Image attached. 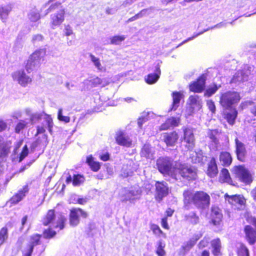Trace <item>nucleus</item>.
I'll return each instance as SVG.
<instances>
[{
	"label": "nucleus",
	"instance_id": "1",
	"mask_svg": "<svg viewBox=\"0 0 256 256\" xmlns=\"http://www.w3.org/2000/svg\"><path fill=\"white\" fill-rule=\"evenodd\" d=\"M184 208L186 210L194 205L196 208L204 210L210 205V198L209 194L202 190L194 192L186 189L183 192Z\"/></svg>",
	"mask_w": 256,
	"mask_h": 256
},
{
	"label": "nucleus",
	"instance_id": "2",
	"mask_svg": "<svg viewBox=\"0 0 256 256\" xmlns=\"http://www.w3.org/2000/svg\"><path fill=\"white\" fill-rule=\"evenodd\" d=\"M54 12L50 16V26L52 28L54 29L60 26L64 21L66 16L65 8L62 6V3L56 2L52 4L46 10V14Z\"/></svg>",
	"mask_w": 256,
	"mask_h": 256
},
{
	"label": "nucleus",
	"instance_id": "3",
	"mask_svg": "<svg viewBox=\"0 0 256 256\" xmlns=\"http://www.w3.org/2000/svg\"><path fill=\"white\" fill-rule=\"evenodd\" d=\"M176 164H173V160L168 156H160L156 161V166L158 172L164 176H170L176 180Z\"/></svg>",
	"mask_w": 256,
	"mask_h": 256
},
{
	"label": "nucleus",
	"instance_id": "4",
	"mask_svg": "<svg viewBox=\"0 0 256 256\" xmlns=\"http://www.w3.org/2000/svg\"><path fill=\"white\" fill-rule=\"evenodd\" d=\"M240 92L228 90L222 93L220 96L219 103L224 109L232 108V106L238 104L240 100Z\"/></svg>",
	"mask_w": 256,
	"mask_h": 256
},
{
	"label": "nucleus",
	"instance_id": "5",
	"mask_svg": "<svg viewBox=\"0 0 256 256\" xmlns=\"http://www.w3.org/2000/svg\"><path fill=\"white\" fill-rule=\"evenodd\" d=\"M175 169L176 172V180L178 175L188 181L194 180L197 178L196 169L193 166L186 164L178 163L176 166Z\"/></svg>",
	"mask_w": 256,
	"mask_h": 256
},
{
	"label": "nucleus",
	"instance_id": "6",
	"mask_svg": "<svg viewBox=\"0 0 256 256\" xmlns=\"http://www.w3.org/2000/svg\"><path fill=\"white\" fill-rule=\"evenodd\" d=\"M225 200L236 211H242L246 210V199L242 194L224 195Z\"/></svg>",
	"mask_w": 256,
	"mask_h": 256
},
{
	"label": "nucleus",
	"instance_id": "7",
	"mask_svg": "<svg viewBox=\"0 0 256 256\" xmlns=\"http://www.w3.org/2000/svg\"><path fill=\"white\" fill-rule=\"evenodd\" d=\"M232 172L235 178L246 184H250L253 181L252 174L244 165L234 166Z\"/></svg>",
	"mask_w": 256,
	"mask_h": 256
},
{
	"label": "nucleus",
	"instance_id": "8",
	"mask_svg": "<svg viewBox=\"0 0 256 256\" xmlns=\"http://www.w3.org/2000/svg\"><path fill=\"white\" fill-rule=\"evenodd\" d=\"M88 213L80 208H72L70 210L68 223L71 227L77 226L80 223V218H86Z\"/></svg>",
	"mask_w": 256,
	"mask_h": 256
},
{
	"label": "nucleus",
	"instance_id": "9",
	"mask_svg": "<svg viewBox=\"0 0 256 256\" xmlns=\"http://www.w3.org/2000/svg\"><path fill=\"white\" fill-rule=\"evenodd\" d=\"M42 235L38 234H34L29 238V242L26 246L22 250V256H32L34 247L41 243Z\"/></svg>",
	"mask_w": 256,
	"mask_h": 256
},
{
	"label": "nucleus",
	"instance_id": "10",
	"mask_svg": "<svg viewBox=\"0 0 256 256\" xmlns=\"http://www.w3.org/2000/svg\"><path fill=\"white\" fill-rule=\"evenodd\" d=\"M154 186V198L158 202H160L164 198L168 195V187L167 184L164 181H156Z\"/></svg>",
	"mask_w": 256,
	"mask_h": 256
},
{
	"label": "nucleus",
	"instance_id": "11",
	"mask_svg": "<svg viewBox=\"0 0 256 256\" xmlns=\"http://www.w3.org/2000/svg\"><path fill=\"white\" fill-rule=\"evenodd\" d=\"M206 75L202 74L200 75L196 80L191 82L189 86V90L194 93H200L202 92L206 87Z\"/></svg>",
	"mask_w": 256,
	"mask_h": 256
},
{
	"label": "nucleus",
	"instance_id": "12",
	"mask_svg": "<svg viewBox=\"0 0 256 256\" xmlns=\"http://www.w3.org/2000/svg\"><path fill=\"white\" fill-rule=\"evenodd\" d=\"M29 186L28 184L24 186L16 192L8 200V202L10 206H14L22 200L28 193Z\"/></svg>",
	"mask_w": 256,
	"mask_h": 256
},
{
	"label": "nucleus",
	"instance_id": "13",
	"mask_svg": "<svg viewBox=\"0 0 256 256\" xmlns=\"http://www.w3.org/2000/svg\"><path fill=\"white\" fill-rule=\"evenodd\" d=\"M14 80H16L22 86L26 87L31 84L32 79L27 76L24 70H18L12 74Z\"/></svg>",
	"mask_w": 256,
	"mask_h": 256
},
{
	"label": "nucleus",
	"instance_id": "14",
	"mask_svg": "<svg viewBox=\"0 0 256 256\" xmlns=\"http://www.w3.org/2000/svg\"><path fill=\"white\" fill-rule=\"evenodd\" d=\"M234 142L235 153L237 159L242 162H244L247 158V151L245 144L238 138L234 139Z\"/></svg>",
	"mask_w": 256,
	"mask_h": 256
},
{
	"label": "nucleus",
	"instance_id": "15",
	"mask_svg": "<svg viewBox=\"0 0 256 256\" xmlns=\"http://www.w3.org/2000/svg\"><path fill=\"white\" fill-rule=\"evenodd\" d=\"M222 210L218 206H212L210 223L214 226H218L222 224Z\"/></svg>",
	"mask_w": 256,
	"mask_h": 256
},
{
	"label": "nucleus",
	"instance_id": "16",
	"mask_svg": "<svg viewBox=\"0 0 256 256\" xmlns=\"http://www.w3.org/2000/svg\"><path fill=\"white\" fill-rule=\"evenodd\" d=\"M163 142L168 147L174 146L179 138V135L176 130L164 132L162 134Z\"/></svg>",
	"mask_w": 256,
	"mask_h": 256
},
{
	"label": "nucleus",
	"instance_id": "17",
	"mask_svg": "<svg viewBox=\"0 0 256 256\" xmlns=\"http://www.w3.org/2000/svg\"><path fill=\"white\" fill-rule=\"evenodd\" d=\"M238 115V112L236 108L234 107L224 109L222 113V118L230 126H233L235 124Z\"/></svg>",
	"mask_w": 256,
	"mask_h": 256
},
{
	"label": "nucleus",
	"instance_id": "18",
	"mask_svg": "<svg viewBox=\"0 0 256 256\" xmlns=\"http://www.w3.org/2000/svg\"><path fill=\"white\" fill-rule=\"evenodd\" d=\"M115 140L116 144L121 146L130 148L132 145V140L122 130H119L116 132Z\"/></svg>",
	"mask_w": 256,
	"mask_h": 256
},
{
	"label": "nucleus",
	"instance_id": "19",
	"mask_svg": "<svg viewBox=\"0 0 256 256\" xmlns=\"http://www.w3.org/2000/svg\"><path fill=\"white\" fill-rule=\"evenodd\" d=\"M244 239L249 245L252 246L256 243V231L250 225H246L244 228Z\"/></svg>",
	"mask_w": 256,
	"mask_h": 256
},
{
	"label": "nucleus",
	"instance_id": "20",
	"mask_svg": "<svg viewBox=\"0 0 256 256\" xmlns=\"http://www.w3.org/2000/svg\"><path fill=\"white\" fill-rule=\"evenodd\" d=\"M184 140L186 142L185 146L188 150H192L195 144L194 136L192 130L188 128L184 130Z\"/></svg>",
	"mask_w": 256,
	"mask_h": 256
},
{
	"label": "nucleus",
	"instance_id": "21",
	"mask_svg": "<svg viewBox=\"0 0 256 256\" xmlns=\"http://www.w3.org/2000/svg\"><path fill=\"white\" fill-rule=\"evenodd\" d=\"M212 253L213 256H222V242L219 238H216L210 241Z\"/></svg>",
	"mask_w": 256,
	"mask_h": 256
},
{
	"label": "nucleus",
	"instance_id": "22",
	"mask_svg": "<svg viewBox=\"0 0 256 256\" xmlns=\"http://www.w3.org/2000/svg\"><path fill=\"white\" fill-rule=\"evenodd\" d=\"M56 218V211L54 209L48 210L46 214L43 216L41 222L44 226H46L52 224Z\"/></svg>",
	"mask_w": 256,
	"mask_h": 256
},
{
	"label": "nucleus",
	"instance_id": "23",
	"mask_svg": "<svg viewBox=\"0 0 256 256\" xmlns=\"http://www.w3.org/2000/svg\"><path fill=\"white\" fill-rule=\"evenodd\" d=\"M85 181V178L84 175L80 174H74L72 177L70 174L66 178V182L69 184L72 182L74 186H80Z\"/></svg>",
	"mask_w": 256,
	"mask_h": 256
},
{
	"label": "nucleus",
	"instance_id": "24",
	"mask_svg": "<svg viewBox=\"0 0 256 256\" xmlns=\"http://www.w3.org/2000/svg\"><path fill=\"white\" fill-rule=\"evenodd\" d=\"M184 220L190 225L195 226L200 223V218L196 212L192 211L184 216Z\"/></svg>",
	"mask_w": 256,
	"mask_h": 256
},
{
	"label": "nucleus",
	"instance_id": "25",
	"mask_svg": "<svg viewBox=\"0 0 256 256\" xmlns=\"http://www.w3.org/2000/svg\"><path fill=\"white\" fill-rule=\"evenodd\" d=\"M219 160L224 166H229L232 163V158L230 152L222 151L219 154Z\"/></svg>",
	"mask_w": 256,
	"mask_h": 256
},
{
	"label": "nucleus",
	"instance_id": "26",
	"mask_svg": "<svg viewBox=\"0 0 256 256\" xmlns=\"http://www.w3.org/2000/svg\"><path fill=\"white\" fill-rule=\"evenodd\" d=\"M218 174V169L216 160L214 158L210 159L208 165L206 174L210 178H214Z\"/></svg>",
	"mask_w": 256,
	"mask_h": 256
},
{
	"label": "nucleus",
	"instance_id": "27",
	"mask_svg": "<svg viewBox=\"0 0 256 256\" xmlns=\"http://www.w3.org/2000/svg\"><path fill=\"white\" fill-rule=\"evenodd\" d=\"M161 71L160 66L158 64L156 66V68L154 74H150L147 76L146 78V82L148 84H153L156 82L160 78Z\"/></svg>",
	"mask_w": 256,
	"mask_h": 256
},
{
	"label": "nucleus",
	"instance_id": "28",
	"mask_svg": "<svg viewBox=\"0 0 256 256\" xmlns=\"http://www.w3.org/2000/svg\"><path fill=\"white\" fill-rule=\"evenodd\" d=\"M218 180L221 183H228L232 184V180L228 170L222 168L220 172Z\"/></svg>",
	"mask_w": 256,
	"mask_h": 256
},
{
	"label": "nucleus",
	"instance_id": "29",
	"mask_svg": "<svg viewBox=\"0 0 256 256\" xmlns=\"http://www.w3.org/2000/svg\"><path fill=\"white\" fill-rule=\"evenodd\" d=\"M250 106V113L256 116V104L252 100H246L241 102L240 107L242 109H244Z\"/></svg>",
	"mask_w": 256,
	"mask_h": 256
},
{
	"label": "nucleus",
	"instance_id": "30",
	"mask_svg": "<svg viewBox=\"0 0 256 256\" xmlns=\"http://www.w3.org/2000/svg\"><path fill=\"white\" fill-rule=\"evenodd\" d=\"M141 157H144L146 158H150L153 156V153L151 150L150 144H145L143 145L140 152Z\"/></svg>",
	"mask_w": 256,
	"mask_h": 256
},
{
	"label": "nucleus",
	"instance_id": "31",
	"mask_svg": "<svg viewBox=\"0 0 256 256\" xmlns=\"http://www.w3.org/2000/svg\"><path fill=\"white\" fill-rule=\"evenodd\" d=\"M182 96V94L180 92H172V102L171 110H176L178 108Z\"/></svg>",
	"mask_w": 256,
	"mask_h": 256
},
{
	"label": "nucleus",
	"instance_id": "32",
	"mask_svg": "<svg viewBox=\"0 0 256 256\" xmlns=\"http://www.w3.org/2000/svg\"><path fill=\"white\" fill-rule=\"evenodd\" d=\"M237 256H250V250L246 245L240 242L236 249Z\"/></svg>",
	"mask_w": 256,
	"mask_h": 256
},
{
	"label": "nucleus",
	"instance_id": "33",
	"mask_svg": "<svg viewBox=\"0 0 256 256\" xmlns=\"http://www.w3.org/2000/svg\"><path fill=\"white\" fill-rule=\"evenodd\" d=\"M86 162L91 170L94 172H98L100 168V163L98 162L94 161L92 156H88Z\"/></svg>",
	"mask_w": 256,
	"mask_h": 256
},
{
	"label": "nucleus",
	"instance_id": "34",
	"mask_svg": "<svg viewBox=\"0 0 256 256\" xmlns=\"http://www.w3.org/2000/svg\"><path fill=\"white\" fill-rule=\"evenodd\" d=\"M198 238H192L186 242L182 246V250L185 254L190 251L196 244Z\"/></svg>",
	"mask_w": 256,
	"mask_h": 256
},
{
	"label": "nucleus",
	"instance_id": "35",
	"mask_svg": "<svg viewBox=\"0 0 256 256\" xmlns=\"http://www.w3.org/2000/svg\"><path fill=\"white\" fill-rule=\"evenodd\" d=\"M166 244L162 240L158 241L155 252L158 256H166V251L164 250Z\"/></svg>",
	"mask_w": 256,
	"mask_h": 256
},
{
	"label": "nucleus",
	"instance_id": "36",
	"mask_svg": "<svg viewBox=\"0 0 256 256\" xmlns=\"http://www.w3.org/2000/svg\"><path fill=\"white\" fill-rule=\"evenodd\" d=\"M220 86V85H217L215 83L212 84L206 90L204 96L208 98L211 96L218 91Z\"/></svg>",
	"mask_w": 256,
	"mask_h": 256
},
{
	"label": "nucleus",
	"instance_id": "37",
	"mask_svg": "<svg viewBox=\"0 0 256 256\" xmlns=\"http://www.w3.org/2000/svg\"><path fill=\"white\" fill-rule=\"evenodd\" d=\"M56 232L51 226H48L42 231V236L45 239L50 240L56 236Z\"/></svg>",
	"mask_w": 256,
	"mask_h": 256
},
{
	"label": "nucleus",
	"instance_id": "38",
	"mask_svg": "<svg viewBox=\"0 0 256 256\" xmlns=\"http://www.w3.org/2000/svg\"><path fill=\"white\" fill-rule=\"evenodd\" d=\"M10 146L6 142L0 143V158H5L10 152Z\"/></svg>",
	"mask_w": 256,
	"mask_h": 256
},
{
	"label": "nucleus",
	"instance_id": "39",
	"mask_svg": "<svg viewBox=\"0 0 256 256\" xmlns=\"http://www.w3.org/2000/svg\"><path fill=\"white\" fill-rule=\"evenodd\" d=\"M140 192H138V190L136 192L133 190H128L125 194L123 196L124 198L122 199V202H126L127 201H130L132 200H135V198H134L138 194H140Z\"/></svg>",
	"mask_w": 256,
	"mask_h": 256
},
{
	"label": "nucleus",
	"instance_id": "40",
	"mask_svg": "<svg viewBox=\"0 0 256 256\" xmlns=\"http://www.w3.org/2000/svg\"><path fill=\"white\" fill-rule=\"evenodd\" d=\"M44 120L46 123V125L48 128V130L50 134H52L53 130L52 128L54 126V122L52 118L50 115L46 114V113L44 114Z\"/></svg>",
	"mask_w": 256,
	"mask_h": 256
},
{
	"label": "nucleus",
	"instance_id": "41",
	"mask_svg": "<svg viewBox=\"0 0 256 256\" xmlns=\"http://www.w3.org/2000/svg\"><path fill=\"white\" fill-rule=\"evenodd\" d=\"M66 217L64 215H60L58 218L54 228H58L59 230H63L66 226Z\"/></svg>",
	"mask_w": 256,
	"mask_h": 256
},
{
	"label": "nucleus",
	"instance_id": "42",
	"mask_svg": "<svg viewBox=\"0 0 256 256\" xmlns=\"http://www.w3.org/2000/svg\"><path fill=\"white\" fill-rule=\"evenodd\" d=\"M10 8L6 6H0V19L4 22H6V19L10 12Z\"/></svg>",
	"mask_w": 256,
	"mask_h": 256
},
{
	"label": "nucleus",
	"instance_id": "43",
	"mask_svg": "<svg viewBox=\"0 0 256 256\" xmlns=\"http://www.w3.org/2000/svg\"><path fill=\"white\" fill-rule=\"evenodd\" d=\"M150 228L152 230V233L156 236H162L164 238L166 237V234L163 232L158 225L154 224H152L150 226Z\"/></svg>",
	"mask_w": 256,
	"mask_h": 256
},
{
	"label": "nucleus",
	"instance_id": "44",
	"mask_svg": "<svg viewBox=\"0 0 256 256\" xmlns=\"http://www.w3.org/2000/svg\"><path fill=\"white\" fill-rule=\"evenodd\" d=\"M188 100L190 102V104L192 106H198L200 108H201V102L198 96L194 95L190 96Z\"/></svg>",
	"mask_w": 256,
	"mask_h": 256
},
{
	"label": "nucleus",
	"instance_id": "45",
	"mask_svg": "<svg viewBox=\"0 0 256 256\" xmlns=\"http://www.w3.org/2000/svg\"><path fill=\"white\" fill-rule=\"evenodd\" d=\"M27 125L28 122L25 120H20L15 126V132L16 134H19L22 130L27 127Z\"/></svg>",
	"mask_w": 256,
	"mask_h": 256
},
{
	"label": "nucleus",
	"instance_id": "46",
	"mask_svg": "<svg viewBox=\"0 0 256 256\" xmlns=\"http://www.w3.org/2000/svg\"><path fill=\"white\" fill-rule=\"evenodd\" d=\"M8 238V229L6 226L0 230V246H2Z\"/></svg>",
	"mask_w": 256,
	"mask_h": 256
},
{
	"label": "nucleus",
	"instance_id": "47",
	"mask_svg": "<svg viewBox=\"0 0 256 256\" xmlns=\"http://www.w3.org/2000/svg\"><path fill=\"white\" fill-rule=\"evenodd\" d=\"M218 134L219 132L216 129L210 130L208 134L209 138L216 144H218V140L216 137Z\"/></svg>",
	"mask_w": 256,
	"mask_h": 256
},
{
	"label": "nucleus",
	"instance_id": "48",
	"mask_svg": "<svg viewBox=\"0 0 256 256\" xmlns=\"http://www.w3.org/2000/svg\"><path fill=\"white\" fill-rule=\"evenodd\" d=\"M42 50H36L30 54L29 58L32 60V61H34L35 62H39L42 58Z\"/></svg>",
	"mask_w": 256,
	"mask_h": 256
},
{
	"label": "nucleus",
	"instance_id": "49",
	"mask_svg": "<svg viewBox=\"0 0 256 256\" xmlns=\"http://www.w3.org/2000/svg\"><path fill=\"white\" fill-rule=\"evenodd\" d=\"M125 39L124 36H114L110 38V44H118Z\"/></svg>",
	"mask_w": 256,
	"mask_h": 256
},
{
	"label": "nucleus",
	"instance_id": "50",
	"mask_svg": "<svg viewBox=\"0 0 256 256\" xmlns=\"http://www.w3.org/2000/svg\"><path fill=\"white\" fill-rule=\"evenodd\" d=\"M28 154V149L27 145H24L20 154L18 162H21Z\"/></svg>",
	"mask_w": 256,
	"mask_h": 256
},
{
	"label": "nucleus",
	"instance_id": "51",
	"mask_svg": "<svg viewBox=\"0 0 256 256\" xmlns=\"http://www.w3.org/2000/svg\"><path fill=\"white\" fill-rule=\"evenodd\" d=\"M90 84L92 87H96L98 86H104V84H103L102 80L98 77H96L93 78L90 80Z\"/></svg>",
	"mask_w": 256,
	"mask_h": 256
},
{
	"label": "nucleus",
	"instance_id": "52",
	"mask_svg": "<svg viewBox=\"0 0 256 256\" xmlns=\"http://www.w3.org/2000/svg\"><path fill=\"white\" fill-rule=\"evenodd\" d=\"M36 64V62L28 58L25 66V68L28 73L31 72Z\"/></svg>",
	"mask_w": 256,
	"mask_h": 256
},
{
	"label": "nucleus",
	"instance_id": "53",
	"mask_svg": "<svg viewBox=\"0 0 256 256\" xmlns=\"http://www.w3.org/2000/svg\"><path fill=\"white\" fill-rule=\"evenodd\" d=\"M62 109L60 108L58 112V118L59 120L64 122L66 123L69 122L70 121V118L68 116H64L62 114Z\"/></svg>",
	"mask_w": 256,
	"mask_h": 256
},
{
	"label": "nucleus",
	"instance_id": "54",
	"mask_svg": "<svg viewBox=\"0 0 256 256\" xmlns=\"http://www.w3.org/2000/svg\"><path fill=\"white\" fill-rule=\"evenodd\" d=\"M171 128L176 127L178 126L180 119L175 117H171L166 119Z\"/></svg>",
	"mask_w": 256,
	"mask_h": 256
},
{
	"label": "nucleus",
	"instance_id": "55",
	"mask_svg": "<svg viewBox=\"0 0 256 256\" xmlns=\"http://www.w3.org/2000/svg\"><path fill=\"white\" fill-rule=\"evenodd\" d=\"M42 114L41 113L34 114L31 115L30 118V120L32 123L39 121L42 120Z\"/></svg>",
	"mask_w": 256,
	"mask_h": 256
},
{
	"label": "nucleus",
	"instance_id": "56",
	"mask_svg": "<svg viewBox=\"0 0 256 256\" xmlns=\"http://www.w3.org/2000/svg\"><path fill=\"white\" fill-rule=\"evenodd\" d=\"M206 105L209 110L212 113L214 114L216 112V106L212 100H208L206 102Z\"/></svg>",
	"mask_w": 256,
	"mask_h": 256
},
{
	"label": "nucleus",
	"instance_id": "57",
	"mask_svg": "<svg viewBox=\"0 0 256 256\" xmlns=\"http://www.w3.org/2000/svg\"><path fill=\"white\" fill-rule=\"evenodd\" d=\"M91 60L94 62L95 66L98 68L100 69L101 67V64L100 62V60L98 58H96L95 56L92 55V54H90V55Z\"/></svg>",
	"mask_w": 256,
	"mask_h": 256
},
{
	"label": "nucleus",
	"instance_id": "58",
	"mask_svg": "<svg viewBox=\"0 0 256 256\" xmlns=\"http://www.w3.org/2000/svg\"><path fill=\"white\" fill-rule=\"evenodd\" d=\"M161 225L162 226L165 230H168L170 226L168 222L167 216H164L161 219Z\"/></svg>",
	"mask_w": 256,
	"mask_h": 256
},
{
	"label": "nucleus",
	"instance_id": "59",
	"mask_svg": "<svg viewBox=\"0 0 256 256\" xmlns=\"http://www.w3.org/2000/svg\"><path fill=\"white\" fill-rule=\"evenodd\" d=\"M171 128L167 120H166L165 122L162 124L160 126L159 130H169Z\"/></svg>",
	"mask_w": 256,
	"mask_h": 256
},
{
	"label": "nucleus",
	"instance_id": "60",
	"mask_svg": "<svg viewBox=\"0 0 256 256\" xmlns=\"http://www.w3.org/2000/svg\"><path fill=\"white\" fill-rule=\"evenodd\" d=\"M46 132V129L44 126H36V132L35 134V136H36L38 134H44Z\"/></svg>",
	"mask_w": 256,
	"mask_h": 256
},
{
	"label": "nucleus",
	"instance_id": "61",
	"mask_svg": "<svg viewBox=\"0 0 256 256\" xmlns=\"http://www.w3.org/2000/svg\"><path fill=\"white\" fill-rule=\"evenodd\" d=\"M244 216L246 218L247 222H250L252 220V218H254V217L252 216L251 215L250 212L248 210H246L244 212Z\"/></svg>",
	"mask_w": 256,
	"mask_h": 256
},
{
	"label": "nucleus",
	"instance_id": "62",
	"mask_svg": "<svg viewBox=\"0 0 256 256\" xmlns=\"http://www.w3.org/2000/svg\"><path fill=\"white\" fill-rule=\"evenodd\" d=\"M7 128V124L2 120L0 119V132L5 130Z\"/></svg>",
	"mask_w": 256,
	"mask_h": 256
},
{
	"label": "nucleus",
	"instance_id": "63",
	"mask_svg": "<svg viewBox=\"0 0 256 256\" xmlns=\"http://www.w3.org/2000/svg\"><path fill=\"white\" fill-rule=\"evenodd\" d=\"M88 198H80L76 200V204H79L80 205H84L88 202Z\"/></svg>",
	"mask_w": 256,
	"mask_h": 256
},
{
	"label": "nucleus",
	"instance_id": "64",
	"mask_svg": "<svg viewBox=\"0 0 256 256\" xmlns=\"http://www.w3.org/2000/svg\"><path fill=\"white\" fill-rule=\"evenodd\" d=\"M65 34L66 36H70L72 34V30L70 25H66L65 26Z\"/></svg>",
	"mask_w": 256,
	"mask_h": 256
}]
</instances>
